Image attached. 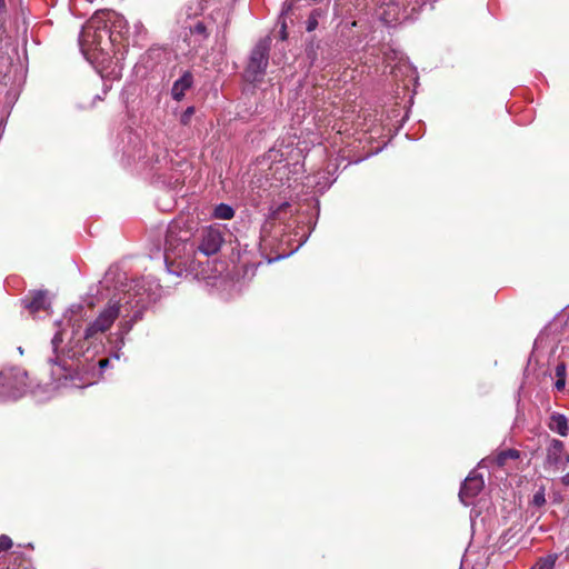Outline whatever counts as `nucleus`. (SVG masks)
<instances>
[{
    "instance_id": "f257e3e1",
    "label": "nucleus",
    "mask_w": 569,
    "mask_h": 569,
    "mask_svg": "<svg viewBox=\"0 0 569 569\" xmlns=\"http://www.w3.org/2000/svg\"><path fill=\"white\" fill-rule=\"evenodd\" d=\"M149 290L144 279L132 281L121 297L109 300L97 318L87 326L83 335L79 333L83 307L72 306L66 315L71 335L62 329L51 340L53 356L48 362L52 380L59 386H67V381L73 378L78 367L76 361L84 353V348L80 345L81 339H96L107 332L119 318L122 319L121 329L128 332L132 323L139 319L141 310L154 300Z\"/></svg>"
},
{
    "instance_id": "f03ea898",
    "label": "nucleus",
    "mask_w": 569,
    "mask_h": 569,
    "mask_svg": "<svg viewBox=\"0 0 569 569\" xmlns=\"http://www.w3.org/2000/svg\"><path fill=\"white\" fill-rule=\"evenodd\" d=\"M116 42L117 38H112L107 19L97 12L86 22L79 36L81 52L91 63L104 62Z\"/></svg>"
},
{
    "instance_id": "7ed1b4c3",
    "label": "nucleus",
    "mask_w": 569,
    "mask_h": 569,
    "mask_svg": "<svg viewBox=\"0 0 569 569\" xmlns=\"http://www.w3.org/2000/svg\"><path fill=\"white\" fill-rule=\"evenodd\" d=\"M186 223L181 220L172 221L167 230L164 246V261L169 272L180 274L181 271L172 269L174 260H179L178 268L187 267L182 253L187 251L188 242L192 236L191 228H184Z\"/></svg>"
},
{
    "instance_id": "20e7f679",
    "label": "nucleus",
    "mask_w": 569,
    "mask_h": 569,
    "mask_svg": "<svg viewBox=\"0 0 569 569\" xmlns=\"http://www.w3.org/2000/svg\"><path fill=\"white\" fill-rule=\"evenodd\" d=\"M27 372L20 368L0 371V401L16 400L27 390Z\"/></svg>"
},
{
    "instance_id": "39448f33",
    "label": "nucleus",
    "mask_w": 569,
    "mask_h": 569,
    "mask_svg": "<svg viewBox=\"0 0 569 569\" xmlns=\"http://www.w3.org/2000/svg\"><path fill=\"white\" fill-rule=\"evenodd\" d=\"M270 40H260L252 49L244 78L249 82H259L263 79L269 62Z\"/></svg>"
},
{
    "instance_id": "423d86ee",
    "label": "nucleus",
    "mask_w": 569,
    "mask_h": 569,
    "mask_svg": "<svg viewBox=\"0 0 569 569\" xmlns=\"http://www.w3.org/2000/svg\"><path fill=\"white\" fill-rule=\"evenodd\" d=\"M223 243V236L217 227H204L199 234L198 251L206 257L216 254Z\"/></svg>"
},
{
    "instance_id": "0eeeda50",
    "label": "nucleus",
    "mask_w": 569,
    "mask_h": 569,
    "mask_svg": "<svg viewBox=\"0 0 569 569\" xmlns=\"http://www.w3.org/2000/svg\"><path fill=\"white\" fill-rule=\"evenodd\" d=\"M569 462V455L565 443L558 439H551L546 448L545 467L553 470H565Z\"/></svg>"
},
{
    "instance_id": "6e6552de",
    "label": "nucleus",
    "mask_w": 569,
    "mask_h": 569,
    "mask_svg": "<svg viewBox=\"0 0 569 569\" xmlns=\"http://www.w3.org/2000/svg\"><path fill=\"white\" fill-rule=\"evenodd\" d=\"M97 13H102L107 19V26H109L112 38L127 40V44H129L130 28L123 16L112 10H99Z\"/></svg>"
},
{
    "instance_id": "1a4fd4ad",
    "label": "nucleus",
    "mask_w": 569,
    "mask_h": 569,
    "mask_svg": "<svg viewBox=\"0 0 569 569\" xmlns=\"http://www.w3.org/2000/svg\"><path fill=\"white\" fill-rule=\"evenodd\" d=\"M485 481L482 476L476 470L471 471L465 479L459 491V498L465 506L472 503L475 497L483 489Z\"/></svg>"
},
{
    "instance_id": "9d476101",
    "label": "nucleus",
    "mask_w": 569,
    "mask_h": 569,
    "mask_svg": "<svg viewBox=\"0 0 569 569\" xmlns=\"http://www.w3.org/2000/svg\"><path fill=\"white\" fill-rule=\"evenodd\" d=\"M381 20L387 26H392L393 23L400 22L405 19H407V13L405 10L400 8L398 3L390 2L386 6L383 11L380 14Z\"/></svg>"
},
{
    "instance_id": "9b49d317",
    "label": "nucleus",
    "mask_w": 569,
    "mask_h": 569,
    "mask_svg": "<svg viewBox=\"0 0 569 569\" xmlns=\"http://www.w3.org/2000/svg\"><path fill=\"white\" fill-rule=\"evenodd\" d=\"M548 428L561 437L569 435V422L565 415L552 412L549 417Z\"/></svg>"
},
{
    "instance_id": "f8f14e48",
    "label": "nucleus",
    "mask_w": 569,
    "mask_h": 569,
    "mask_svg": "<svg viewBox=\"0 0 569 569\" xmlns=\"http://www.w3.org/2000/svg\"><path fill=\"white\" fill-rule=\"evenodd\" d=\"M192 74L190 72L183 73L178 80L174 81L172 86V98L177 101H180L184 97L186 91L192 86Z\"/></svg>"
},
{
    "instance_id": "ddd939ff",
    "label": "nucleus",
    "mask_w": 569,
    "mask_h": 569,
    "mask_svg": "<svg viewBox=\"0 0 569 569\" xmlns=\"http://www.w3.org/2000/svg\"><path fill=\"white\" fill-rule=\"evenodd\" d=\"M47 305V296L44 291H37L33 293L32 298L28 301H26V307L31 312H38L42 309H46Z\"/></svg>"
},
{
    "instance_id": "4468645a",
    "label": "nucleus",
    "mask_w": 569,
    "mask_h": 569,
    "mask_svg": "<svg viewBox=\"0 0 569 569\" xmlns=\"http://www.w3.org/2000/svg\"><path fill=\"white\" fill-rule=\"evenodd\" d=\"M190 36L196 37V40L199 44L208 39L209 32L207 30L206 24L202 21H196L193 24L189 26Z\"/></svg>"
},
{
    "instance_id": "2eb2a0df",
    "label": "nucleus",
    "mask_w": 569,
    "mask_h": 569,
    "mask_svg": "<svg viewBox=\"0 0 569 569\" xmlns=\"http://www.w3.org/2000/svg\"><path fill=\"white\" fill-rule=\"evenodd\" d=\"M556 382L555 388L561 391L566 387L567 367L565 362H559L555 368Z\"/></svg>"
},
{
    "instance_id": "dca6fc26",
    "label": "nucleus",
    "mask_w": 569,
    "mask_h": 569,
    "mask_svg": "<svg viewBox=\"0 0 569 569\" xmlns=\"http://www.w3.org/2000/svg\"><path fill=\"white\" fill-rule=\"evenodd\" d=\"M233 216H234L233 208L227 203H220L213 210V217L216 219L229 220V219H232Z\"/></svg>"
},
{
    "instance_id": "f3484780",
    "label": "nucleus",
    "mask_w": 569,
    "mask_h": 569,
    "mask_svg": "<svg viewBox=\"0 0 569 569\" xmlns=\"http://www.w3.org/2000/svg\"><path fill=\"white\" fill-rule=\"evenodd\" d=\"M519 451L516 450V449H508V450H503L501 452H499L496 457V463L499 466V467H502L506 465V461L508 459H518L519 458Z\"/></svg>"
},
{
    "instance_id": "a211bd4d",
    "label": "nucleus",
    "mask_w": 569,
    "mask_h": 569,
    "mask_svg": "<svg viewBox=\"0 0 569 569\" xmlns=\"http://www.w3.org/2000/svg\"><path fill=\"white\" fill-rule=\"evenodd\" d=\"M556 560V555H549L545 558H540L532 569H553Z\"/></svg>"
},
{
    "instance_id": "6ab92c4d",
    "label": "nucleus",
    "mask_w": 569,
    "mask_h": 569,
    "mask_svg": "<svg viewBox=\"0 0 569 569\" xmlns=\"http://www.w3.org/2000/svg\"><path fill=\"white\" fill-rule=\"evenodd\" d=\"M146 32L143 24L141 22H136L133 24L132 44L140 46V40L144 39Z\"/></svg>"
},
{
    "instance_id": "aec40b11",
    "label": "nucleus",
    "mask_w": 569,
    "mask_h": 569,
    "mask_svg": "<svg viewBox=\"0 0 569 569\" xmlns=\"http://www.w3.org/2000/svg\"><path fill=\"white\" fill-rule=\"evenodd\" d=\"M546 502V498H545V490L543 489H539L537 492H535L533 495V498H532V503L537 507H541L542 505H545Z\"/></svg>"
},
{
    "instance_id": "412c9836",
    "label": "nucleus",
    "mask_w": 569,
    "mask_h": 569,
    "mask_svg": "<svg viewBox=\"0 0 569 569\" xmlns=\"http://www.w3.org/2000/svg\"><path fill=\"white\" fill-rule=\"evenodd\" d=\"M318 27V17L316 14V12H312L308 20H307V26H306V29L308 32H311L313 31L316 28Z\"/></svg>"
},
{
    "instance_id": "4be33fe9",
    "label": "nucleus",
    "mask_w": 569,
    "mask_h": 569,
    "mask_svg": "<svg viewBox=\"0 0 569 569\" xmlns=\"http://www.w3.org/2000/svg\"><path fill=\"white\" fill-rule=\"evenodd\" d=\"M194 113V108L193 107H188L183 113L181 114L180 117V122L182 124H188L190 122V119L191 117L193 116Z\"/></svg>"
},
{
    "instance_id": "5701e85b",
    "label": "nucleus",
    "mask_w": 569,
    "mask_h": 569,
    "mask_svg": "<svg viewBox=\"0 0 569 569\" xmlns=\"http://www.w3.org/2000/svg\"><path fill=\"white\" fill-rule=\"evenodd\" d=\"M12 547V540L6 535L0 536V551H6Z\"/></svg>"
},
{
    "instance_id": "b1692460",
    "label": "nucleus",
    "mask_w": 569,
    "mask_h": 569,
    "mask_svg": "<svg viewBox=\"0 0 569 569\" xmlns=\"http://www.w3.org/2000/svg\"><path fill=\"white\" fill-rule=\"evenodd\" d=\"M7 12L6 0H0V22L3 21Z\"/></svg>"
},
{
    "instance_id": "393cba45",
    "label": "nucleus",
    "mask_w": 569,
    "mask_h": 569,
    "mask_svg": "<svg viewBox=\"0 0 569 569\" xmlns=\"http://www.w3.org/2000/svg\"><path fill=\"white\" fill-rule=\"evenodd\" d=\"M292 10V3L286 1L282 6L281 14H288Z\"/></svg>"
},
{
    "instance_id": "a878e982",
    "label": "nucleus",
    "mask_w": 569,
    "mask_h": 569,
    "mask_svg": "<svg viewBox=\"0 0 569 569\" xmlns=\"http://www.w3.org/2000/svg\"><path fill=\"white\" fill-rule=\"evenodd\" d=\"M286 28H287V26L283 22L282 26H281V38H282V40H284L287 38Z\"/></svg>"
},
{
    "instance_id": "bb28decb",
    "label": "nucleus",
    "mask_w": 569,
    "mask_h": 569,
    "mask_svg": "<svg viewBox=\"0 0 569 569\" xmlns=\"http://www.w3.org/2000/svg\"><path fill=\"white\" fill-rule=\"evenodd\" d=\"M108 365H109V360H108V359H101V360L99 361V367H100L101 369L106 368Z\"/></svg>"
}]
</instances>
